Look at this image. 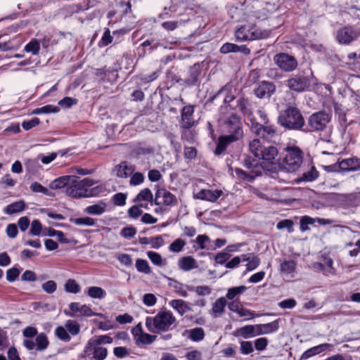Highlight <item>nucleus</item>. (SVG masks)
I'll return each mask as SVG.
<instances>
[{
	"label": "nucleus",
	"mask_w": 360,
	"mask_h": 360,
	"mask_svg": "<svg viewBox=\"0 0 360 360\" xmlns=\"http://www.w3.org/2000/svg\"><path fill=\"white\" fill-rule=\"evenodd\" d=\"M223 131L226 134L219 136L214 153L221 155L227 146L243 137L242 123L238 116L231 115L224 122Z\"/></svg>",
	"instance_id": "1"
},
{
	"label": "nucleus",
	"mask_w": 360,
	"mask_h": 360,
	"mask_svg": "<svg viewBox=\"0 0 360 360\" xmlns=\"http://www.w3.org/2000/svg\"><path fill=\"white\" fill-rule=\"evenodd\" d=\"M96 182L89 178L79 180L72 176L70 184L66 188V194L74 198L94 197L101 193L104 190L103 185L95 186Z\"/></svg>",
	"instance_id": "2"
},
{
	"label": "nucleus",
	"mask_w": 360,
	"mask_h": 360,
	"mask_svg": "<svg viewBox=\"0 0 360 360\" xmlns=\"http://www.w3.org/2000/svg\"><path fill=\"white\" fill-rule=\"evenodd\" d=\"M176 321L172 311L162 309L154 316L146 318V327L152 333H166L174 327Z\"/></svg>",
	"instance_id": "3"
},
{
	"label": "nucleus",
	"mask_w": 360,
	"mask_h": 360,
	"mask_svg": "<svg viewBox=\"0 0 360 360\" xmlns=\"http://www.w3.org/2000/svg\"><path fill=\"white\" fill-rule=\"evenodd\" d=\"M257 113L263 124L257 122L252 114L248 120L251 131L268 142H276L278 137V134L276 127L269 124L266 112L262 109H259Z\"/></svg>",
	"instance_id": "4"
},
{
	"label": "nucleus",
	"mask_w": 360,
	"mask_h": 360,
	"mask_svg": "<svg viewBox=\"0 0 360 360\" xmlns=\"http://www.w3.org/2000/svg\"><path fill=\"white\" fill-rule=\"evenodd\" d=\"M278 123L285 129L296 131H302L305 126L304 119L300 110L292 106L281 112L278 117Z\"/></svg>",
	"instance_id": "5"
},
{
	"label": "nucleus",
	"mask_w": 360,
	"mask_h": 360,
	"mask_svg": "<svg viewBox=\"0 0 360 360\" xmlns=\"http://www.w3.org/2000/svg\"><path fill=\"white\" fill-rule=\"evenodd\" d=\"M330 114L323 110L316 112L307 118V124H305L302 131L311 133L324 131L328 134L330 132Z\"/></svg>",
	"instance_id": "6"
},
{
	"label": "nucleus",
	"mask_w": 360,
	"mask_h": 360,
	"mask_svg": "<svg viewBox=\"0 0 360 360\" xmlns=\"http://www.w3.org/2000/svg\"><path fill=\"white\" fill-rule=\"evenodd\" d=\"M303 165V152L297 146L287 147L285 149V156L282 162L281 166L283 170L288 173H292L298 171Z\"/></svg>",
	"instance_id": "7"
},
{
	"label": "nucleus",
	"mask_w": 360,
	"mask_h": 360,
	"mask_svg": "<svg viewBox=\"0 0 360 360\" xmlns=\"http://www.w3.org/2000/svg\"><path fill=\"white\" fill-rule=\"evenodd\" d=\"M271 34L269 30H262L256 26L243 25L235 33L238 41L257 40L268 38Z\"/></svg>",
	"instance_id": "8"
},
{
	"label": "nucleus",
	"mask_w": 360,
	"mask_h": 360,
	"mask_svg": "<svg viewBox=\"0 0 360 360\" xmlns=\"http://www.w3.org/2000/svg\"><path fill=\"white\" fill-rule=\"evenodd\" d=\"M285 83L290 91L300 93L309 89L311 81L309 77L303 74H298L287 79Z\"/></svg>",
	"instance_id": "9"
},
{
	"label": "nucleus",
	"mask_w": 360,
	"mask_h": 360,
	"mask_svg": "<svg viewBox=\"0 0 360 360\" xmlns=\"http://www.w3.org/2000/svg\"><path fill=\"white\" fill-rule=\"evenodd\" d=\"M84 353L86 356H91L94 360H104L108 356V349L99 345V343L93 342L91 338L86 344Z\"/></svg>",
	"instance_id": "10"
},
{
	"label": "nucleus",
	"mask_w": 360,
	"mask_h": 360,
	"mask_svg": "<svg viewBox=\"0 0 360 360\" xmlns=\"http://www.w3.org/2000/svg\"><path fill=\"white\" fill-rule=\"evenodd\" d=\"M359 35V29L352 26H345L337 31L336 39L340 44H349L356 39Z\"/></svg>",
	"instance_id": "11"
},
{
	"label": "nucleus",
	"mask_w": 360,
	"mask_h": 360,
	"mask_svg": "<svg viewBox=\"0 0 360 360\" xmlns=\"http://www.w3.org/2000/svg\"><path fill=\"white\" fill-rule=\"evenodd\" d=\"M274 60L281 70L285 72H291L297 66L296 59L287 53L276 54L274 58Z\"/></svg>",
	"instance_id": "12"
},
{
	"label": "nucleus",
	"mask_w": 360,
	"mask_h": 360,
	"mask_svg": "<svg viewBox=\"0 0 360 360\" xmlns=\"http://www.w3.org/2000/svg\"><path fill=\"white\" fill-rule=\"evenodd\" d=\"M154 202L157 205L174 206L177 204V199L174 195L167 190L160 188L155 193Z\"/></svg>",
	"instance_id": "13"
},
{
	"label": "nucleus",
	"mask_w": 360,
	"mask_h": 360,
	"mask_svg": "<svg viewBox=\"0 0 360 360\" xmlns=\"http://www.w3.org/2000/svg\"><path fill=\"white\" fill-rule=\"evenodd\" d=\"M194 106L188 105L181 110L180 127L184 129H190L195 124L193 117Z\"/></svg>",
	"instance_id": "14"
},
{
	"label": "nucleus",
	"mask_w": 360,
	"mask_h": 360,
	"mask_svg": "<svg viewBox=\"0 0 360 360\" xmlns=\"http://www.w3.org/2000/svg\"><path fill=\"white\" fill-rule=\"evenodd\" d=\"M69 308L71 311V313L65 312V314L68 316L74 317L77 313L79 314V315L82 316H94V311L89 305L81 304L78 302H71L69 304Z\"/></svg>",
	"instance_id": "15"
},
{
	"label": "nucleus",
	"mask_w": 360,
	"mask_h": 360,
	"mask_svg": "<svg viewBox=\"0 0 360 360\" xmlns=\"http://www.w3.org/2000/svg\"><path fill=\"white\" fill-rule=\"evenodd\" d=\"M276 90L275 85L270 82H262L255 90V94L259 98H269Z\"/></svg>",
	"instance_id": "16"
},
{
	"label": "nucleus",
	"mask_w": 360,
	"mask_h": 360,
	"mask_svg": "<svg viewBox=\"0 0 360 360\" xmlns=\"http://www.w3.org/2000/svg\"><path fill=\"white\" fill-rule=\"evenodd\" d=\"M319 176V172L316 167L310 163H307V167L302 169V174L297 179L300 182H311L315 181Z\"/></svg>",
	"instance_id": "17"
},
{
	"label": "nucleus",
	"mask_w": 360,
	"mask_h": 360,
	"mask_svg": "<svg viewBox=\"0 0 360 360\" xmlns=\"http://www.w3.org/2000/svg\"><path fill=\"white\" fill-rule=\"evenodd\" d=\"M221 195L222 191L221 190L202 189L197 193L195 198L202 200L214 202L221 197Z\"/></svg>",
	"instance_id": "18"
},
{
	"label": "nucleus",
	"mask_w": 360,
	"mask_h": 360,
	"mask_svg": "<svg viewBox=\"0 0 360 360\" xmlns=\"http://www.w3.org/2000/svg\"><path fill=\"white\" fill-rule=\"evenodd\" d=\"M168 304L180 316H184L186 312L191 310V303L181 299L170 300Z\"/></svg>",
	"instance_id": "19"
},
{
	"label": "nucleus",
	"mask_w": 360,
	"mask_h": 360,
	"mask_svg": "<svg viewBox=\"0 0 360 360\" xmlns=\"http://www.w3.org/2000/svg\"><path fill=\"white\" fill-rule=\"evenodd\" d=\"M201 65L199 63L195 64L191 67L188 75L184 82L188 86L196 85L201 75Z\"/></svg>",
	"instance_id": "20"
},
{
	"label": "nucleus",
	"mask_w": 360,
	"mask_h": 360,
	"mask_svg": "<svg viewBox=\"0 0 360 360\" xmlns=\"http://www.w3.org/2000/svg\"><path fill=\"white\" fill-rule=\"evenodd\" d=\"M257 335L270 334L276 332L279 328V321L275 320L271 323L256 324Z\"/></svg>",
	"instance_id": "21"
},
{
	"label": "nucleus",
	"mask_w": 360,
	"mask_h": 360,
	"mask_svg": "<svg viewBox=\"0 0 360 360\" xmlns=\"http://www.w3.org/2000/svg\"><path fill=\"white\" fill-rule=\"evenodd\" d=\"M134 171V166L128 165L127 162H122L114 169V172L116 176L123 179H126L131 176Z\"/></svg>",
	"instance_id": "22"
},
{
	"label": "nucleus",
	"mask_w": 360,
	"mask_h": 360,
	"mask_svg": "<svg viewBox=\"0 0 360 360\" xmlns=\"http://www.w3.org/2000/svg\"><path fill=\"white\" fill-rule=\"evenodd\" d=\"M168 281L169 287L177 295L182 297H187L188 296V293L186 292V285L173 278H169Z\"/></svg>",
	"instance_id": "23"
},
{
	"label": "nucleus",
	"mask_w": 360,
	"mask_h": 360,
	"mask_svg": "<svg viewBox=\"0 0 360 360\" xmlns=\"http://www.w3.org/2000/svg\"><path fill=\"white\" fill-rule=\"evenodd\" d=\"M183 335L193 342H200L205 338V331L202 328H195L186 330L183 333Z\"/></svg>",
	"instance_id": "24"
},
{
	"label": "nucleus",
	"mask_w": 360,
	"mask_h": 360,
	"mask_svg": "<svg viewBox=\"0 0 360 360\" xmlns=\"http://www.w3.org/2000/svg\"><path fill=\"white\" fill-rule=\"evenodd\" d=\"M107 204L103 201L98 203L87 206L84 209V212L90 215H101L106 212Z\"/></svg>",
	"instance_id": "25"
},
{
	"label": "nucleus",
	"mask_w": 360,
	"mask_h": 360,
	"mask_svg": "<svg viewBox=\"0 0 360 360\" xmlns=\"http://www.w3.org/2000/svg\"><path fill=\"white\" fill-rule=\"evenodd\" d=\"M136 330H139L140 332V335L136 339L137 344L150 345L153 343L157 338L155 335H153L146 333H143L141 328H138V326L136 328H134L132 330V333L134 334V336L138 335Z\"/></svg>",
	"instance_id": "26"
},
{
	"label": "nucleus",
	"mask_w": 360,
	"mask_h": 360,
	"mask_svg": "<svg viewBox=\"0 0 360 360\" xmlns=\"http://www.w3.org/2000/svg\"><path fill=\"white\" fill-rule=\"evenodd\" d=\"M278 155V150L276 147L273 146H270L268 147H264L262 155L259 157V160H263L269 163H273L274 160L276 159V157Z\"/></svg>",
	"instance_id": "27"
},
{
	"label": "nucleus",
	"mask_w": 360,
	"mask_h": 360,
	"mask_svg": "<svg viewBox=\"0 0 360 360\" xmlns=\"http://www.w3.org/2000/svg\"><path fill=\"white\" fill-rule=\"evenodd\" d=\"M178 266L184 271H189L198 267L196 261L190 256L181 257L178 262Z\"/></svg>",
	"instance_id": "28"
},
{
	"label": "nucleus",
	"mask_w": 360,
	"mask_h": 360,
	"mask_svg": "<svg viewBox=\"0 0 360 360\" xmlns=\"http://www.w3.org/2000/svg\"><path fill=\"white\" fill-rule=\"evenodd\" d=\"M330 345L327 343L321 344L319 345L311 347L310 349L306 350L302 354V359H309L313 356H315L316 354H319L328 348H329Z\"/></svg>",
	"instance_id": "29"
},
{
	"label": "nucleus",
	"mask_w": 360,
	"mask_h": 360,
	"mask_svg": "<svg viewBox=\"0 0 360 360\" xmlns=\"http://www.w3.org/2000/svg\"><path fill=\"white\" fill-rule=\"evenodd\" d=\"M25 208V202L23 200H18L7 205L4 208V212L8 215H13L23 211Z\"/></svg>",
	"instance_id": "30"
},
{
	"label": "nucleus",
	"mask_w": 360,
	"mask_h": 360,
	"mask_svg": "<svg viewBox=\"0 0 360 360\" xmlns=\"http://www.w3.org/2000/svg\"><path fill=\"white\" fill-rule=\"evenodd\" d=\"M236 333L247 339L257 335L256 325H248L238 328Z\"/></svg>",
	"instance_id": "31"
},
{
	"label": "nucleus",
	"mask_w": 360,
	"mask_h": 360,
	"mask_svg": "<svg viewBox=\"0 0 360 360\" xmlns=\"http://www.w3.org/2000/svg\"><path fill=\"white\" fill-rule=\"evenodd\" d=\"M227 302L225 297L218 298L212 304V313L215 317L220 316L224 311Z\"/></svg>",
	"instance_id": "32"
},
{
	"label": "nucleus",
	"mask_w": 360,
	"mask_h": 360,
	"mask_svg": "<svg viewBox=\"0 0 360 360\" xmlns=\"http://www.w3.org/2000/svg\"><path fill=\"white\" fill-rule=\"evenodd\" d=\"M72 176H63L52 181L50 184L51 189H58L70 184Z\"/></svg>",
	"instance_id": "33"
},
{
	"label": "nucleus",
	"mask_w": 360,
	"mask_h": 360,
	"mask_svg": "<svg viewBox=\"0 0 360 360\" xmlns=\"http://www.w3.org/2000/svg\"><path fill=\"white\" fill-rule=\"evenodd\" d=\"M49 345L46 335L44 333L38 334L35 338L36 349L38 351L45 350Z\"/></svg>",
	"instance_id": "34"
},
{
	"label": "nucleus",
	"mask_w": 360,
	"mask_h": 360,
	"mask_svg": "<svg viewBox=\"0 0 360 360\" xmlns=\"http://www.w3.org/2000/svg\"><path fill=\"white\" fill-rule=\"evenodd\" d=\"M70 221L77 226H94L96 225L97 219L90 217L72 218Z\"/></svg>",
	"instance_id": "35"
},
{
	"label": "nucleus",
	"mask_w": 360,
	"mask_h": 360,
	"mask_svg": "<svg viewBox=\"0 0 360 360\" xmlns=\"http://www.w3.org/2000/svg\"><path fill=\"white\" fill-rule=\"evenodd\" d=\"M264 148L258 139H253L249 144L250 153L257 159L262 155Z\"/></svg>",
	"instance_id": "36"
},
{
	"label": "nucleus",
	"mask_w": 360,
	"mask_h": 360,
	"mask_svg": "<svg viewBox=\"0 0 360 360\" xmlns=\"http://www.w3.org/2000/svg\"><path fill=\"white\" fill-rule=\"evenodd\" d=\"M87 295L94 299H103L106 296V292L101 287L91 286L87 289Z\"/></svg>",
	"instance_id": "37"
},
{
	"label": "nucleus",
	"mask_w": 360,
	"mask_h": 360,
	"mask_svg": "<svg viewBox=\"0 0 360 360\" xmlns=\"http://www.w3.org/2000/svg\"><path fill=\"white\" fill-rule=\"evenodd\" d=\"M247 288L245 285H240L229 288L226 295V297L228 300H233L245 292Z\"/></svg>",
	"instance_id": "38"
},
{
	"label": "nucleus",
	"mask_w": 360,
	"mask_h": 360,
	"mask_svg": "<svg viewBox=\"0 0 360 360\" xmlns=\"http://www.w3.org/2000/svg\"><path fill=\"white\" fill-rule=\"evenodd\" d=\"M68 333L72 335H77L80 332V326L75 320L69 319L65 322L64 326Z\"/></svg>",
	"instance_id": "39"
},
{
	"label": "nucleus",
	"mask_w": 360,
	"mask_h": 360,
	"mask_svg": "<svg viewBox=\"0 0 360 360\" xmlns=\"http://www.w3.org/2000/svg\"><path fill=\"white\" fill-rule=\"evenodd\" d=\"M237 108L245 115L247 116L248 120H249L250 117H251L252 112L250 109V104L247 99L244 98H240L237 101Z\"/></svg>",
	"instance_id": "40"
},
{
	"label": "nucleus",
	"mask_w": 360,
	"mask_h": 360,
	"mask_svg": "<svg viewBox=\"0 0 360 360\" xmlns=\"http://www.w3.org/2000/svg\"><path fill=\"white\" fill-rule=\"evenodd\" d=\"M358 167V162L353 158L345 159L340 162V167L342 170L352 171Z\"/></svg>",
	"instance_id": "41"
},
{
	"label": "nucleus",
	"mask_w": 360,
	"mask_h": 360,
	"mask_svg": "<svg viewBox=\"0 0 360 360\" xmlns=\"http://www.w3.org/2000/svg\"><path fill=\"white\" fill-rule=\"evenodd\" d=\"M153 200V194L149 188H144L136 195L134 202H150Z\"/></svg>",
	"instance_id": "42"
},
{
	"label": "nucleus",
	"mask_w": 360,
	"mask_h": 360,
	"mask_svg": "<svg viewBox=\"0 0 360 360\" xmlns=\"http://www.w3.org/2000/svg\"><path fill=\"white\" fill-rule=\"evenodd\" d=\"M60 109L58 107L52 105H46L41 108H38L34 109L32 111V114L39 115V114H49V113H56L59 112Z\"/></svg>",
	"instance_id": "43"
},
{
	"label": "nucleus",
	"mask_w": 360,
	"mask_h": 360,
	"mask_svg": "<svg viewBox=\"0 0 360 360\" xmlns=\"http://www.w3.org/2000/svg\"><path fill=\"white\" fill-rule=\"evenodd\" d=\"M40 49V43L36 39H32L24 47V50L27 53H32L33 55H37Z\"/></svg>",
	"instance_id": "44"
},
{
	"label": "nucleus",
	"mask_w": 360,
	"mask_h": 360,
	"mask_svg": "<svg viewBox=\"0 0 360 360\" xmlns=\"http://www.w3.org/2000/svg\"><path fill=\"white\" fill-rule=\"evenodd\" d=\"M55 335L59 340L65 342H68L71 340V336L65 326H58L55 330Z\"/></svg>",
	"instance_id": "45"
},
{
	"label": "nucleus",
	"mask_w": 360,
	"mask_h": 360,
	"mask_svg": "<svg viewBox=\"0 0 360 360\" xmlns=\"http://www.w3.org/2000/svg\"><path fill=\"white\" fill-rule=\"evenodd\" d=\"M65 290L68 292L77 294L80 292L81 288L74 279H69L65 284Z\"/></svg>",
	"instance_id": "46"
},
{
	"label": "nucleus",
	"mask_w": 360,
	"mask_h": 360,
	"mask_svg": "<svg viewBox=\"0 0 360 360\" xmlns=\"http://www.w3.org/2000/svg\"><path fill=\"white\" fill-rule=\"evenodd\" d=\"M295 262L292 260L285 261L281 264V271L285 274H291L295 271Z\"/></svg>",
	"instance_id": "47"
},
{
	"label": "nucleus",
	"mask_w": 360,
	"mask_h": 360,
	"mask_svg": "<svg viewBox=\"0 0 360 360\" xmlns=\"http://www.w3.org/2000/svg\"><path fill=\"white\" fill-rule=\"evenodd\" d=\"M136 268L138 271L148 274L150 273V268L148 262L145 259H138L136 261Z\"/></svg>",
	"instance_id": "48"
},
{
	"label": "nucleus",
	"mask_w": 360,
	"mask_h": 360,
	"mask_svg": "<svg viewBox=\"0 0 360 360\" xmlns=\"http://www.w3.org/2000/svg\"><path fill=\"white\" fill-rule=\"evenodd\" d=\"M249 258L247 255H242L233 257L231 260L226 263V267L229 269H233L236 267L241 262L248 261Z\"/></svg>",
	"instance_id": "49"
},
{
	"label": "nucleus",
	"mask_w": 360,
	"mask_h": 360,
	"mask_svg": "<svg viewBox=\"0 0 360 360\" xmlns=\"http://www.w3.org/2000/svg\"><path fill=\"white\" fill-rule=\"evenodd\" d=\"M147 205L146 203H141L140 205H134L131 207H130L128 210V214L130 217L136 219L139 216H141L143 213V211L141 210V207H146Z\"/></svg>",
	"instance_id": "50"
},
{
	"label": "nucleus",
	"mask_w": 360,
	"mask_h": 360,
	"mask_svg": "<svg viewBox=\"0 0 360 360\" xmlns=\"http://www.w3.org/2000/svg\"><path fill=\"white\" fill-rule=\"evenodd\" d=\"M147 256L153 264L158 266L164 265L162 258L159 253L153 251H148L147 252Z\"/></svg>",
	"instance_id": "51"
},
{
	"label": "nucleus",
	"mask_w": 360,
	"mask_h": 360,
	"mask_svg": "<svg viewBox=\"0 0 360 360\" xmlns=\"http://www.w3.org/2000/svg\"><path fill=\"white\" fill-rule=\"evenodd\" d=\"M160 46L158 42L155 41L154 40L150 41V40H146L144 41L140 47H139V54L140 56H144L146 53V51L144 49L147 46H150V49H156L158 46Z\"/></svg>",
	"instance_id": "52"
},
{
	"label": "nucleus",
	"mask_w": 360,
	"mask_h": 360,
	"mask_svg": "<svg viewBox=\"0 0 360 360\" xmlns=\"http://www.w3.org/2000/svg\"><path fill=\"white\" fill-rule=\"evenodd\" d=\"M235 173L236 176L239 179L247 182H252L255 179L254 175L251 174H248L247 172L239 168L235 169Z\"/></svg>",
	"instance_id": "53"
},
{
	"label": "nucleus",
	"mask_w": 360,
	"mask_h": 360,
	"mask_svg": "<svg viewBox=\"0 0 360 360\" xmlns=\"http://www.w3.org/2000/svg\"><path fill=\"white\" fill-rule=\"evenodd\" d=\"M185 245L186 242L184 240L177 238L170 244L169 250L172 252H179L183 250Z\"/></svg>",
	"instance_id": "54"
},
{
	"label": "nucleus",
	"mask_w": 360,
	"mask_h": 360,
	"mask_svg": "<svg viewBox=\"0 0 360 360\" xmlns=\"http://www.w3.org/2000/svg\"><path fill=\"white\" fill-rule=\"evenodd\" d=\"M42 226L38 219L32 221L30 229V234L32 236H40L42 234Z\"/></svg>",
	"instance_id": "55"
},
{
	"label": "nucleus",
	"mask_w": 360,
	"mask_h": 360,
	"mask_svg": "<svg viewBox=\"0 0 360 360\" xmlns=\"http://www.w3.org/2000/svg\"><path fill=\"white\" fill-rule=\"evenodd\" d=\"M210 240L209 237L205 235H199L197 236L196 239L195 240V243H196V245H194L193 248L195 249H200L204 250L206 249L205 243Z\"/></svg>",
	"instance_id": "56"
},
{
	"label": "nucleus",
	"mask_w": 360,
	"mask_h": 360,
	"mask_svg": "<svg viewBox=\"0 0 360 360\" xmlns=\"http://www.w3.org/2000/svg\"><path fill=\"white\" fill-rule=\"evenodd\" d=\"M42 290L47 294L53 293L57 289V284L54 281L50 280L41 285Z\"/></svg>",
	"instance_id": "57"
},
{
	"label": "nucleus",
	"mask_w": 360,
	"mask_h": 360,
	"mask_svg": "<svg viewBox=\"0 0 360 360\" xmlns=\"http://www.w3.org/2000/svg\"><path fill=\"white\" fill-rule=\"evenodd\" d=\"M240 345V350L243 354L247 355L254 351L252 343L250 341H241Z\"/></svg>",
	"instance_id": "58"
},
{
	"label": "nucleus",
	"mask_w": 360,
	"mask_h": 360,
	"mask_svg": "<svg viewBox=\"0 0 360 360\" xmlns=\"http://www.w3.org/2000/svg\"><path fill=\"white\" fill-rule=\"evenodd\" d=\"M238 45L232 43H226L222 45L220 48V52L221 53H229L231 52H238Z\"/></svg>",
	"instance_id": "59"
},
{
	"label": "nucleus",
	"mask_w": 360,
	"mask_h": 360,
	"mask_svg": "<svg viewBox=\"0 0 360 360\" xmlns=\"http://www.w3.org/2000/svg\"><path fill=\"white\" fill-rule=\"evenodd\" d=\"M40 123V120L37 117H33L31 120H25L22 123V127L25 130L28 131L33 127L39 125Z\"/></svg>",
	"instance_id": "60"
},
{
	"label": "nucleus",
	"mask_w": 360,
	"mask_h": 360,
	"mask_svg": "<svg viewBox=\"0 0 360 360\" xmlns=\"http://www.w3.org/2000/svg\"><path fill=\"white\" fill-rule=\"evenodd\" d=\"M236 314L239 317L243 318L244 320H250L253 319L255 316L254 312L246 308H244L243 306H241Z\"/></svg>",
	"instance_id": "61"
},
{
	"label": "nucleus",
	"mask_w": 360,
	"mask_h": 360,
	"mask_svg": "<svg viewBox=\"0 0 360 360\" xmlns=\"http://www.w3.org/2000/svg\"><path fill=\"white\" fill-rule=\"evenodd\" d=\"M112 41V37L110 35V31L109 29H106L99 41L100 46H106Z\"/></svg>",
	"instance_id": "62"
},
{
	"label": "nucleus",
	"mask_w": 360,
	"mask_h": 360,
	"mask_svg": "<svg viewBox=\"0 0 360 360\" xmlns=\"http://www.w3.org/2000/svg\"><path fill=\"white\" fill-rule=\"evenodd\" d=\"M136 229L132 226L123 228L120 233L121 236L127 239H131L136 235Z\"/></svg>",
	"instance_id": "63"
},
{
	"label": "nucleus",
	"mask_w": 360,
	"mask_h": 360,
	"mask_svg": "<svg viewBox=\"0 0 360 360\" xmlns=\"http://www.w3.org/2000/svg\"><path fill=\"white\" fill-rule=\"evenodd\" d=\"M144 176L141 172L132 173L130 179V184L131 186H137L142 184L144 181Z\"/></svg>",
	"instance_id": "64"
}]
</instances>
